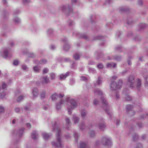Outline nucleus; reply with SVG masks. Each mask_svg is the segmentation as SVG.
<instances>
[{"label":"nucleus","instance_id":"obj_1","mask_svg":"<svg viewBox=\"0 0 148 148\" xmlns=\"http://www.w3.org/2000/svg\"><path fill=\"white\" fill-rule=\"evenodd\" d=\"M52 130L54 131H56V134L57 138L56 141L51 142V144L53 147L58 148H62L63 147L62 143V141L60 136L61 134V132L60 126L57 125V122H54L52 123Z\"/></svg>","mask_w":148,"mask_h":148},{"label":"nucleus","instance_id":"obj_2","mask_svg":"<svg viewBox=\"0 0 148 148\" xmlns=\"http://www.w3.org/2000/svg\"><path fill=\"white\" fill-rule=\"evenodd\" d=\"M101 99L103 103V109L108 115L109 118L112 120L113 116V113L111 110V108L104 97H101Z\"/></svg>","mask_w":148,"mask_h":148},{"label":"nucleus","instance_id":"obj_3","mask_svg":"<svg viewBox=\"0 0 148 148\" xmlns=\"http://www.w3.org/2000/svg\"><path fill=\"white\" fill-rule=\"evenodd\" d=\"M122 83L123 81L121 79H119L118 82L115 81L111 82L110 84V90L113 91L120 88L122 86Z\"/></svg>","mask_w":148,"mask_h":148},{"label":"nucleus","instance_id":"obj_4","mask_svg":"<svg viewBox=\"0 0 148 148\" xmlns=\"http://www.w3.org/2000/svg\"><path fill=\"white\" fill-rule=\"evenodd\" d=\"M136 80L135 77L133 75L129 76L127 79V83L129 87L132 88L135 86Z\"/></svg>","mask_w":148,"mask_h":148},{"label":"nucleus","instance_id":"obj_5","mask_svg":"<svg viewBox=\"0 0 148 148\" xmlns=\"http://www.w3.org/2000/svg\"><path fill=\"white\" fill-rule=\"evenodd\" d=\"M101 142L103 145L107 146H110L112 145L111 140L107 136H102Z\"/></svg>","mask_w":148,"mask_h":148},{"label":"nucleus","instance_id":"obj_6","mask_svg":"<svg viewBox=\"0 0 148 148\" xmlns=\"http://www.w3.org/2000/svg\"><path fill=\"white\" fill-rule=\"evenodd\" d=\"M60 10L62 11H66L68 14H65V15L66 16H68L70 14V13L72 12L73 9L69 5H62L61 6L60 8Z\"/></svg>","mask_w":148,"mask_h":148},{"label":"nucleus","instance_id":"obj_7","mask_svg":"<svg viewBox=\"0 0 148 148\" xmlns=\"http://www.w3.org/2000/svg\"><path fill=\"white\" fill-rule=\"evenodd\" d=\"M104 120L103 118H101L97 126L98 128L101 131H104L106 127V125L105 122H104Z\"/></svg>","mask_w":148,"mask_h":148},{"label":"nucleus","instance_id":"obj_8","mask_svg":"<svg viewBox=\"0 0 148 148\" xmlns=\"http://www.w3.org/2000/svg\"><path fill=\"white\" fill-rule=\"evenodd\" d=\"M62 41L63 43H66V44L63 46L64 50L66 51H68L70 48V46L69 45L67 40L66 38H64L62 40Z\"/></svg>","mask_w":148,"mask_h":148},{"label":"nucleus","instance_id":"obj_9","mask_svg":"<svg viewBox=\"0 0 148 148\" xmlns=\"http://www.w3.org/2000/svg\"><path fill=\"white\" fill-rule=\"evenodd\" d=\"M142 81L139 78H137L136 79L135 86V88H136L138 90H139L140 89L141 87Z\"/></svg>","mask_w":148,"mask_h":148},{"label":"nucleus","instance_id":"obj_10","mask_svg":"<svg viewBox=\"0 0 148 148\" xmlns=\"http://www.w3.org/2000/svg\"><path fill=\"white\" fill-rule=\"evenodd\" d=\"M67 100L69 102L71 107L73 108H76L77 107V103L74 99H70L69 98H68L67 99Z\"/></svg>","mask_w":148,"mask_h":148},{"label":"nucleus","instance_id":"obj_11","mask_svg":"<svg viewBox=\"0 0 148 148\" xmlns=\"http://www.w3.org/2000/svg\"><path fill=\"white\" fill-rule=\"evenodd\" d=\"M24 130V128H21L18 130H15L14 131V133L20 137L23 135Z\"/></svg>","mask_w":148,"mask_h":148},{"label":"nucleus","instance_id":"obj_12","mask_svg":"<svg viewBox=\"0 0 148 148\" xmlns=\"http://www.w3.org/2000/svg\"><path fill=\"white\" fill-rule=\"evenodd\" d=\"M102 83V78L99 76L98 77L97 81L94 83L95 86H99L101 85Z\"/></svg>","mask_w":148,"mask_h":148},{"label":"nucleus","instance_id":"obj_13","mask_svg":"<svg viewBox=\"0 0 148 148\" xmlns=\"http://www.w3.org/2000/svg\"><path fill=\"white\" fill-rule=\"evenodd\" d=\"M148 27V25L144 23H140L138 25V30L140 31L143 30Z\"/></svg>","mask_w":148,"mask_h":148},{"label":"nucleus","instance_id":"obj_14","mask_svg":"<svg viewBox=\"0 0 148 148\" xmlns=\"http://www.w3.org/2000/svg\"><path fill=\"white\" fill-rule=\"evenodd\" d=\"M40 79L41 83L42 84L44 83H47L50 82L49 78L47 76H44L42 77Z\"/></svg>","mask_w":148,"mask_h":148},{"label":"nucleus","instance_id":"obj_15","mask_svg":"<svg viewBox=\"0 0 148 148\" xmlns=\"http://www.w3.org/2000/svg\"><path fill=\"white\" fill-rule=\"evenodd\" d=\"M78 148H89L87 145V144L84 142H81L79 145L78 146Z\"/></svg>","mask_w":148,"mask_h":148},{"label":"nucleus","instance_id":"obj_16","mask_svg":"<svg viewBox=\"0 0 148 148\" xmlns=\"http://www.w3.org/2000/svg\"><path fill=\"white\" fill-rule=\"evenodd\" d=\"M65 120L66 121V124L67 125L66 129L67 130H69V127L71 125V122L70 119L67 117L65 118Z\"/></svg>","mask_w":148,"mask_h":148},{"label":"nucleus","instance_id":"obj_17","mask_svg":"<svg viewBox=\"0 0 148 148\" xmlns=\"http://www.w3.org/2000/svg\"><path fill=\"white\" fill-rule=\"evenodd\" d=\"M70 73L69 72H67L64 74H60L59 75V77L60 78V79H65L67 76H69V75Z\"/></svg>","mask_w":148,"mask_h":148},{"label":"nucleus","instance_id":"obj_18","mask_svg":"<svg viewBox=\"0 0 148 148\" xmlns=\"http://www.w3.org/2000/svg\"><path fill=\"white\" fill-rule=\"evenodd\" d=\"M76 34L79 38H83L85 39H87L88 38L87 35L85 34H82L79 33H76Z\"/></svg>","mask_w":148,"mask_h":148},{"label":"nucleus","instance_id":"obj_19","mask_svg":"<svg viewBox=\"0 0 148 148\" xmlns=\"http://www.w3.org/2000/svg\"><path fill=\"white\" fill-rule=\"evenodd\" d=\"M38 135V133L36 131H33L32 133V138L34 140H36L37 139Z\"/></svg>","mask_w":148,"mask_h":148},{"label":"nucleus","instance_id":"obj_20","mask_svg":"<svg viewBox=\"0 0 148 148\" xmlns=\"http://www.w3.org/2000/svg\"><path fill=\"white\" fill-rule=\"evenodd\" d=\"M112 57H113V60H115L118 62L121 61L122 59L121 56L117 55L115 56H112Z\"/></svg>","mask_w":148,"mask_h":148},{"label":"nucleus","instance_id":"obj_21","mask_svg":"<svg viewBox=\"0 0 148 148\" xmlns=\"http://www.w3.org/2000/svg\"><path fill=\"white\" fill-rule=\"evenodd\" d=\"M79 136V133L76 131L75 130L73 131V136L76 142H77Z\"/></svg>","mask_w":148,"mask_h":148},{"label":"nucleus","instance_id":"obj_22","mask_svg":"<svg viewBox=\"0 0 148 148\" xmlns=\"http://www.w3.org/2000/svg\"><path fill=\"white\" fill-rule=\"evenodd\" d=\"M42 135L43 138L45 140H47L51 136L45 132L42 134Z\"/></svg>","mask_w":148,"mask_h":148},{"label":"nucleus","instance_id":"obj_23","mask_svg":"<svg viewBox=\"0 0 148 148\" xmlns=\"http://www.w3.org/2000/svg\"><path fill=\"white\" fill-rule=\"evenodd\" d=\"M9 53V50L8 49H6L4 50L3 51V57L6 59L8 57V56Z\"/></svg>","mask_w":148,"mask_h":148},{"label":"nucleus","instance_id":"obj_24","mask_svg":"<svg viewBox=\"0 0 148 148\" xmlns=\"http://www.w3.org/2000/svg\"><path fill=\"white\" fill-rule=\"evenodd\" d=\"M33 69L35 73L39 72L40 71V68L39 66H34Z\"/></svg>","mask_w":148,"mask_h":148},{"label":"nucleus","instance_id":"obj_25","mask_svg":"<svg viewBox=\"0 0 148 148\" xmlns=\"http://www.w3.org/2000/svg\"><path fill=\"white\" fill-rule=\"evenodd\" d=\"M33 95L35 96L36 97L38 95V90L36 88H34L33 90Z\"/></svg>","mask_w":148,"mask_h":148},{"label":"nucleus","instance_id":"obj_26","mask_svg":"<svg viewBox=\"0 0 148 148\" xmlns=\"http://www.w3.org/2000/svg\"><path fill=\"white\" fill-rule=\"evenodd\" d=\"M133 106L132 105L130 104L127 105L126 107V112H128L130 110H132V108H133Z\"/></svg>","mask_w":148,"mask_h":148},{"label":"nucleus","instance_id":"obj_27","mask_svg":"<svg viewBox=\"0 0 148 148\" xmlns=\"http://www.w3.org/2000/svg\"><path fill=\"white\" fill-rule=\"evenodd\" d=\"M94 93L95 95H101L103 94L102 92L99 89H97L95 91Z\"/></svg>","mask_w":148,"mask_h":148},{"label":"nucleus","instance_id":"obj_28","mask_svg":"<svg viewBox=\"0 0 148 148\" xmlns=\"http://www.w3.org/2000/svg\"><path fill=\"white\" fill-rule=\"evenodd\" d=\"M119 10L120 12L122 13L127 11L128 10V9L124 7H122L119 8Z\"/></svg>","mask_w":148,"mask_h":148},{"label":"nucleus","instance_id":"obj_29","mask_svg":"<svg viewBox=\"0 0 148 148\" xmlns=\"http://www.w3.org/2000/svg\"><path fill=\"white\" fill-rule=\"evenodd\" d=\"M73 119L74 122L75 123H76L78 122L79 119L77 116L74 115L73 116Z\"/></svg>","mask_w":148,"mask_h":148},{"label":"nucleus","instance_id":"obj_30","mask_svg":"<svg viewBox=\"0 0 148 148\" xmlns=\"http://www.w3.org/2000/svg\"><path fill=\"white\" fill-rule=\"evenodd\" d=\"M86 110L84 109H83L80 111V112L82 117H84L86 115Z\"/></svg>","mask_w":148,"mask_h":148},{"label":"nucleus","instance_id":"obj_31","mask_svg":"<svg viewBox=\"0 0 148 148\" xmlns=\"http://www.w3.org/2000/svg\"><path fill=\"white\" fill-rule=\"evenodd\" d=\"M126 113L129 116H133L135 114V111L133 110L126 112Z\"/></svg>","mask_w":148,"mask_h":148},{"label":"nucleus","instance_id":"obj_32","mask_svg":"<svg viewBox=\"0 0 148 148\" xmlns=\"http://www.w3.org/2000/svg\"><path fill=\"white\" fill-rule=\"evenodd\" d=\"M95 134V131L93 130H90L89 132V135L90 137H93Z\"/></svg>","mask_w":148,"mask_h":148},{"label":"nucleus","instance_id":"obj_33","mask_svg":"<svg viewBox=\"0 0 148 148\" xmlns=\"http://www.w3.org/2000/svg\"><path fill=\"white\" fill-rule=\"evenodd\" d=\"M58 97V94L57 93H55L51 96V97L52 100H55L57 99Z\"/></svg>","mask_w":148,"mask_h":148},{"label":"nucleus","instance_id":"obj_34","mask_svg":"<svg viewBox=\"0 0 148 148\" xmlns=\"http://www.w3.org/2000/svg\"><path fill=\"white\" fill-rule=\"evenodd\" d=\"M132 99V97L128 95H126L124 98V100L125 101H130Z\"/></svg>","mask_w":148,"mask_h":148},{"label":"nucleus","instance_id":"obj_35","mask_svg":"<svg viewBox=\"0 0 148 148\" xmlns=\"http://www.w3.org/2000/svg\"><path fill=\"white\" fill-rule=\"evenodd\" d=\"M138 135L136 133H134L132 135V138L135 141L138 138Z\"/></svg>","mask_w":148,"mask_h":148},{"label":"nucleus","instance_id":"obj_36","mask_svg":"<svg viewBox=\"0 0 148 148\" xmlns=\"http://www.w3.org/2000/svg\"><path fill=\"white\" fill-rule=\"evenodd\" d=\"M56 76V74L54 73H49V77L51 80H54L55 79Z\"/></svg>","mask_w":148,"mask_h":148},{"label":"nucleus","instance_id":"obj_37","mask_svg":"<svg viewBox=\"0 0 148 148\" xmlns=\"http://www.w3.org/2000/svg\"><path fill=\"white\" fill-rule=\"evenodd\" d=\"M24 99V97L23 95L19 96L17 99V101L18 102H20Z\"/></svg>","mask_w":148,"mask_h":148},{"label":"nucleus","instance_id":"obj_38","mask_svg":"<svg viewBox=\"0 0 148 148\" xmlns=\"http://www.w3.org/2000/svg\"><path fill=\"white\" fill-rule=\"evenodd\" d=\"M133 22L132 18H127V23L129 25H131L132 24Z\"/></svg>","mask_w":148,"mask_h":148},{"label":"nucleus","instance_id":"obj_39","mask_svg":"<svg viewBox=\"0 0 148 148\" xmlns=\"http://www.w3.org/2000/svg\"><path fill=\"white\" fill-rule=\"evenodd\" d=\"M96 17L95 16L93 15H91L90 17V21L92 23L95 22V19Z\"/></svg>","mask_w":148,"mask_h":148},{"label":"nucleus","instance_id":"obj_40","mask_svg":"<svg viewBox=\"0 0 148 148\" xmlns=\"http://www.w3.org/2000/svg\"><path fill=\"white\" fill-rule=\"evenodd\" d=\"M137 4L139 6H142L143 5V0H138Z\"/></svg>","mask_w":148,"mask_h":148},{"label":"nucleus","instance_id":"obj_41","mask_svg":"<svg viewBox=\"0 0 148 148\" xmlns=\"http://www.w3.org/2000/svg\"><path fill=\"white\" fill-rule=\"evenodd\" d=\"M68 23L70 27H72L74 24V22L70 20L68 21Z\"/></svg>","mask_w":148,"mask_h":148},{"label":"nucleus","instance_id":"obj_42","mask_svg":"<svg viewBox=\"0 0 148 148\" xmlns=\"http://www.w3.org/2000/svg\"><path fill=\"white\" fill-rule=\"evenodd\" d=\"M14 22L16 24H18L20 22V19L17 17H15L14 19Z\"/></svg>","mask_w":148,"mask_h":148},{"label":"nucleus","instance_id":"obj_43","mask_svg":"<svg viewBox=\"0 0 148 148\" xmlns=\"http://www.w3.org/2000/svg\"><path fill=\"white\" fill-rule=\"evenodd\" d=\"M40 61V64H45L47 63V60L45 59H42Z\"/></svg>","mask_w":148,"mask_h":148},{"label":"nucleus","instance_id":"obj_44","mask_svg":"<svg viewBox=\"0 0 148 148\" xmlns=\"http://www.w3.org/2000/svg\"><path fill=\"white\" fill-rule=\"evenodd\" d=\"M85 128V123L84 122H82L81 124L80 129L81 130H83Z\"/></svg>","mask_w":148,"mask_h":148},{"label":"nucleus","instance_id":"obj_45","mask_svg":"<svg viewBox=\"0 0 148 148\" xmlns=\"http://www.w3.org/2000/svg\"><path fill=\"white\" fill-rule=\"evenodd\" d=\"M31 0H23V4L25 5H26L30 2Z\"/></svg>","mask_w":148,"mask_h":148},{"label":"nucleus","instance_id":"obj_46","mask_svg":"<svg viewBox=\"0 0 148 148\" xmlns=\"http://www.w3.org/2000/svg\"><path fill=\"white\" fill-rule=\"evenodd\" d=\"M73 57L76 60H78L79 58V56L77 53L75 54Z\"/></svg>","mask_w":148,"mask_h":148},{"label":"nucleus","instance_id":"obj_47","mask_svg":"<svg viewBox=\"0 0 148 148\" xmlns=\"http://www.w3.org/2000/svg\"><path fill=\"white\" fill-rule=\"evenodd\" d=\"M13 64L14 65H17L19 64V61L17 60H14L13 62Z\"/></svg>","mask_w":148,"mask_h":148},{"label":"nucleus","instance_id":"obj_48","mask_svg":"<svg viewBox=\"0 0 148 148\" xmlns=\"http://www.w3.org/2000/svg\"><path fill=\"white\" fill-rule=\"evenodd\" d=\"M76 63L74 62H73L72 63L71 68L73 69H75L76 68Z\"/></svg>","mask_w":148,"mask_h":148},{"label":"nucleus","instance_id":"obj_49","mask_svg":"<svg viewBox=\"0 0 148 148\" xmlns=\"http://www.w3.org/2000/svg\"><path fill=\"white\" fill-rule=\"evenodd\" d=\"M106 26L110 28L112 27L113 24L111 23H108L106 24Z\"/></svg>","mask_w":148,"mask_h":148},{"label":"nucleus","instance_id":"obj_50","mask_svg":"<svg viewBox=\"0 0 148 148\" xmlns=\"http://www.w3.org/2000/svg\"><path fill=\"white\" fill-rule=\"evenodd\" d=\"M103 37L101 36H95L93 40H96L97 39H100L102 38Z\"/></svg>","mask_w":148,"mask_h":148},{"label":"nucleus","instance_id":"obj_51","mask_svg":"<svg viewBox=\"0 0 148 148\" xmlns=\"http://www.w3.org/2000/svg\"><path fill=\"white\" fill-rule=\"evenodd\" d=\"M14 110L16 113H18L21 112V109L20 108L17 107L15 108Z\"/></svg>","mask_w":148,"mask_h":148},{"label":"nucleus","instance_id":"obj_52","mask_svg":"<svg viewBox=\"0 0 148 148\" xmlns=\"http://www.w3.org/2000/svg\"><path fill=\"white\" fill-rule=\"evenodd\" d=\"M45 92L44 91L42 92L41 94V98L42 99H44L45 97Z\"/></svg>","mask_w":148,"mask_h":148},{"label":"nucleus","instance_id":"obj_53","mask_svg":"<svg viewBox=\"0 0 148 148\" xmlns=\"http://www.w3.org/2000/svg\"><path fill=\"white\" fill-rule=\"evenodd\" d=\"M9 15V13L7 12L4 11L3 13V16L5 18H6V17L8 16Z\"/></svg>","mask_w":148,"mask_h":148},{"label":"nucleus","instance_id":"obj_54","mask_svg":"<svg viewBox=\"0 0 148 148\" xmlns=\"http://www.w3.org/2000/svg\"><path fill=\"white\" fill-rule=\"evenodd\" d=\"M88 71L90 73H95L96 71L94 69L89 68Z\"/></svg>","mask_w":148,"mask_h":148},{"label":"nucleus","instance_id":"obj_55","mask_svg":"<svg viewBox=\"0 0 148 148\" xmlns=\"http://www.w3.org/2000/svg\"><path fill=\"white\" fill-rule=\"evenodd\" d=\"M142 144L140 143H138L137 144L136 148H142Z\"/></svg>","mask_w":148,"mask_h":148},{"label":"nucleus","instance_id":"obj_56","mask_svg":"<svg viewBox=\"0 0 148 148\" xmlns=\"http://www.w3.org/2000/svg\"><path fill=\"white\" fill-rule=\"evenodd\" d=\"M112 2V0H107L106 1L105 4L106 5L109 4L111 3Z\"/></svg>","mask_w":148,"mask_h":148},{"label":"nucleus","instance_id":"obj_57","mask_svg":"<svg viewBox=\"0 0 148 148\" xmlns=\"http://www.w3.org/2000/svg\"><path fill=\"white\" fill-rule=\"evenodd\" d=\"M97 67L99 69H102L103 67V66L102 64L100 63L97 66Z\"/></svg>","mask_w":148,"mask_h":148},{"label":"nucleus","instance_id":"obj_58","mask_svg":"<svg viewBox=\"0 0 148 148\" xmlns=\"http://www.w3.org/2000/svg\"><path fill=\"white\" fill-rule=\"evenodd\" d=\"M21 67L22 69L25 71L27 70L28 69V68L26 66L24 65H22Z\"/></svg>","mask_w":148,"mask_h":148},{"label":"nucleus","instance_id":"obj_59","mask_svg":"<svg viewBox=\"0 0 148 148\" xmlns=\"http://www.w3.org/2000/svg\"><path fill=\"white\" fill-rule=\"evenodd\" d=\"M48 71L49 69H48L47 68H45L43 70V74H46L48 72Z\"/></svg>","mask_w":148,"mask_h":148},{"label":"nucleus","instance_id":"obj_60","mask_svg":"<svg viewBox=\"0 0 148 148\" xmlns=\"http://www.w3.org/2000/svg\"><path fill=\"white\" fill-rule=\"evenodd\" d=\"M29 57L34 58L36 56V55L33 53H30L28 55Z\"/></svg>","mask_w":148,"mask_h":148},{"label":"nucleus","instance_id":"obj_61","mask_svg":"<svg viewBox=\"0 0 148 148\" xmlns=\"http://www.w3.org/2000/svg\"><path fill=\"white\" fill-rule=\"evenodd\" d=\"M6 86L7 85L5 83H3L2 85V89H1V88H0V91H1V90H2L3 89H4L6 87Z\"/></svg>","mask_w":148,"mask_h":148},{"label":"nucleus","instance_id":"obj_62","mask_svg":"<svg viewBox=\"0 0 148 148\" xmlns=\"http://www.w3.org/2000/svg\"><path fill=\"white\" fill-rule=\"evenodd\" d=\"M53 30L52 29H50L48 30L47 32L48 34H51L53 33Z\"/></svg>","mask_w":148,"mask_h":148},{"label":"nucleus","instance_id":"obj_63","mask_svg":"<svg viewBox=\"0 0 148 148\" xmlns=\"http://www.w3.org/2000/svg\"><path fill=\"white\" fill-rule=\"evenodd\" d=\"M134 40L137 41H139L141 40V38L139 36H138L134 38Z\"/></svg>","mask_w":148,"mask_h":148},{"label":"nucleus","instance_id":"obj_64","mask_svg":"<svg viewBox=\"0 0 148 148\" xmlns=\"http://www.w3.org/2000/svg\"><path fill=\"white\" fill-rule=\"evenodd\" d=\"M145 79L146 80V82L145 83V85H148V77H144Z\"/></svg>","mask_w":148,"mask_h":148}]
</instances>
